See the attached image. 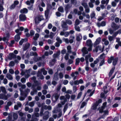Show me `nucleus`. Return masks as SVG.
Masks as SVG:
<instances>
[{
	"mask_svg": "<svg viewBox=\"0 0 121 121\" xmlns=\"http://www.w3.org/2000/svg\"><path fill=\"white\" fill-rule=\"evenodd\" d=\"M56 61V60L55 59H52L49 62V64L51 66L53 65H54Z\"/></svg>",
	"mask_w": 121,
	"mask_h": 121,
	"instance_id": "nucleus-25",
	"label": "nucleus"
},
{
	"mask_svg": "<svg viewBox=\"0 0 121 121\" xmlns=\"http://www.w3.org/2000/svg\"><path fill=\"white\" fill-rule=\"evenodd\" d=\"M37 92V90L35 88H33V91L31 92L30 94L31 95H33L35 94H36Z\"/></svg>",
	"mask_w": 121,
	"mask_h": 121,
	"instance_id": "nucleus-20",
	"label": "nucleus"
},
{
	"mask_svg": "<svg viewBox=\"0 0 121 121\" xmlns=\"http://www.w3.org/2000/svg\"><path fill=\"white\" fill-rule=\"evenodd\" d=\"M41 71L43 72V74L44 75H46L47 74V71L45 70L44 69H41Z\"/></svg>",
	"mask_w": 121,
	"mask_h": 121,
	"instance_id": "nucleus-42",
	"label": "nucleus"
},
{
	"mask_svg": "<svg viewBox=\"0 0 121 121\" xmlns=\"http://www.w3.org/2000/svg\"><path fill=\"white\" fill-rule=\"evenodd\" d=\"M20 35L18 34L15 35V39L16 41H18L20 39V37L19 36Z\"/></svg>",
	"mask_w": 121,
	"mask_h": 121,
	"instance_id": "nucleus-38",
	"label": "nucleus"
},
{
	"mask_svg": "<svg viewBox=\"0 0 121 121\" xmlns=\"http://www.w3.org/2000/svg\"><path fill=\"white\" fill-rule=\"evenodd\" d=\"M118 58H114L113 57V59L112 60L113 61L112 63L114 65H115L116 64L117 61H118Z\"/></svg>",
	"mask_w": 121,
	"mask_h": 121,
	"instance_id": "nucleus-23",
	"label": "nucleus"
},
{
	"mask_svg": "<svg viewBox=\"0 0 121 121\" xmlns=\"http://www.w3.org/2000/svg\"><path fill=\"white\" fill-rule=\"evenodd\" d=\"M88 46L89 47V48H88L87 50L88 52H90L91 51L92 49L93 46Z\"/></svg>",
	"mask_w": 121,
	"mask_h": 121,
	"instance_id": "nucleus-63",
	"label": "nucleus"
},
{
	"mask_svg": "<svg viewBox=\"0 0 121 121\" xmlns=\"http://www.w3.org/2000/svg\"><path fill=\"white\" fill-rule=\"evenodd\" d=\"M60 109H58L57 107L56 108H54V110L52 112L53 113H57L58 112H60Z\"/></svg>",
	"mask_w": 121,
	"mask_h": 121,
	"instance_id": "nucleus-30",
	"label": "nucleus"
},
{
	"mask_svg": "<svg viewBox=\"0 0 121 121\" xmlns=\"http://www.w3.org/2000/svg\"><path fill=\"white\" fill-rule=\"evenodd\" d=\"M105 94L104 93H101L100 94V97L102 98H104L105 99L106 98V97L105 96Z\"/></svg>",
	"mask_w": 121,
	"mask_h": 121,
	"instance_id": "nucleus-48",
	"label": "nucleus"
},
{
	"mask_svg": "<svg viewBox=\"0 0 121 121\" xmlns=\"http://www.w3.org/2000/svg\"><path fill=\"white\" fill-rule=\"evenodd\" d=\"M39 85L40 86H38L37 88V90H41V86L42 84L40 83H39Z\"/></svg>",
	"mask_w": 121,
	"mask_h": 121,
	"instance_id": "nucleus-51",
	"label": "nucleus"
},
{
	"mask_svg": "<svg viewBox=\"0 0 121 121\" xmlns=\"http://www.w3.org/2000/svg\"><path fill=\"white\" fill-rule=\"evenodd\" d=\"M107 102H105L103 104V105L101 108L99 109V111L100 113L102 112H103V110L105 108L107 107Z\"/></svg>",
	"mask_w": 121,
	"mask_h": 121,
	"instance_id": "nucleus-7",
	"label": "nucleus"
},
{
	"mask_svg": "<svg viewBox=\"0 0 121 121\" xmlns=\"http://www.w3.org/2000/svg\"><path fill=\"white\" fill-rule=\"evenodd\" d=\"M28 11L27 9L25 8L23 9L20 10V13H27Z\"/></svg>",
	"mask_w": 121,
	"mask_h": 121,
	"instance_id": "nucleus-21",
	"label": "nucleus"
},
{
	"mask_svg": "<svg viewBox=\"0 0 121 121\" xmlns=\"http://www.w3.org/2000/svg\"><path fill=\"white\" fill-rule=\"evenodd\" d=\"M16 56L13 53H10L9 55L8 58L10 60H12L13 58L16 57Z\"/></svg>",
	"mask_w": 121,
	"mask_h": 121,
	"instance_id": "nucleus-12",
	"label": "nucleus"
},
{
	"mask_svg": "<svg viewBox=\"0 0 121 121\" xmlns=\"http://www.w3.org/2000/svg\"><path fill=\"white\" fill-rule=\"evenodd\" d=\"M53 78L55 80H57L58 79V74L57 72L54 74Z\"/></svg>",
	"mask_w": 121,
	"mask_h": 121,
	"instance_id": "nucleus-35",
	"label": "nucleus"
},
{
	"mask_svg": "<svg viewBox=\"0 0 121 121\" xmlns=\"http://www.w3.org/2000/svg\"><path fill=\"white\" fill-rule=\"evenodd\" d=\"M63 40L66 43H69V41L67 38H63Z\"/></svg>",
	"mask_w": 121,
	"mask_h": 121,
	"instance_id": "nucleus-56",
	"label": "nucleus"
},
{
	"mask_svg": "<svg viewBox=\"0 0 121 121\" xmlns=\"http://www.w3.org/2000/svg\"><path fill=\"white\" fill-rule=\"evenodd\" d=\"M5 95L2 94H0V99H5Z\"/></svg>",
	"mask_w": 121,
	"mask_h": 121,
	"instance_id": "nucleus-47",
	"label": "nucleus"
},
{
	"mask_svg": "<svg viewBox=\"0 0 121 121\" xmlns=\"http://www.w3.org/2000/svg\"><path fill=\"white\" fill-rule=\"evenodd\" d=\"M67 52L68 53H71V47L70 46H68L67 47Z\"/></svg>",
	"mask_w": 121,
	"mask_h": 121,
	"instance_id": "nucleus-34",
	"label": "nucleus"
},
{
	"mask_svg": "<svg viewBox=\"0 0 121 121\" xmlns=\"http://www.w3.org/2000/svg\"><path fill=\"white\" fill-rule=\"evenodd\" d=\"M79 74L78 72L77 71H76L75 72H73L71 74V76L73 80H75L77 78V75Z\"/></svg>",
	"mask_w": 121,
	"mask_h": 121,
	"instance_id": "nucleus-6",
	"label": "nucleus"
},
{
	"mask_svg": "<svg viewBox=\"0 0 121 121\" xmlns=\"http://www.w3.org/2000/svg\"><path fill=\"white\" fill-rule=\"evenodd\" d=\"M80 59L79 58H77L76 59V62L75 64L76 65H78V64L80 61Z\"/></svg>",
	"mask_w": 121,
	"mask_h": 121,
	"instance_id": "nucleus-43",
	"label": "nucleus"
},
{
	"mask_svg": "<svg viewBox=\"0 0 121 121\" xmlns=\"http://www.w3.org/2000/svg\"><path fill=\"white\" fill-rule=\"evenodd\" d=\"M34 2V0H31L30 1H27L26 2V3L27 5H29L30 3H33Z\"/></svg>",
	"mask_w": 121,
	"mask_h": 121,
	"instance_id": "nucleus-46",
	"label": "nucleus"
},
{
	"mask_svg": "<svg viewBox=\"0 0 121 121\" xmlns=\"http://www.w3.org/2000/svg\"><path fill=\"white\" fill-rule=\"evenodd\" d=\"M115 69V67H113L112 68V69H111L109 73V77H110L111 75H112V73L113 72L114 70Z\"/></svg>",
	"mask_w": 121,
	"mask_h": 121,
	"instance_id": "nucleus-29",
	"label": "nucleus"
},
{
	"mask_svg": "<svg viewBox=\"0 0 121 121\" xmlns=\"http://www.w3.org/2000/svg\"><path fill=\"white\" fill-rule=\"evenodd\" d=\"M79 21L78 19H77L75 21V26H77L79 24Z\"/></svg>",
	"mask_w": 121,
	"mask_h": 121,
	"instance_id": "nucleus-57",
	"label": "nucleus"
},
{
	"mask_svg": "<svg viewBox=\"0 0 121 121\" xmlns=\"http://www.w3.org/2000/svg\"><path fill=\"white\" fill-rule=\"evenodd\" d=\"M58 10L59 11L61 12H64V9L63 8L61 7H59L58 9Z\"/></svg>",
	"mask_w": 121,
	"mask_h": 121,
	"instance_id": "nucleus-44",
	"label": "nucleus"
},
{
	"mask_svg": "<svg viewBox=\"0 0 121 121\" xmlns=\"http://www.w3.org/2000/svg\"><path fill=\"white\" fill-rule=\"evenodd\" d=\"M103 42H104V44L106 45H108L109 44V41L105 39L104 38L102 39Z\"/></svg>",
	"mask_w": 121,
	"mask_h": 121,
	"instance_id": "nucleus-24",
	"label": "nucleus"
},
{
	"mask_svg": "<svg viewBox=\"0 0 121 121\" xmlns=\"http://www.w3.org/2000/svg\"><path fill=\"white\" fill-rule=\"evenodd\" d=\"M26 79L24 78H22L21 79V81L23 83H25L26 82Z\"/></svg>",
	"mask_w": 121,
	"mask_h": 121,
	"instance_id": "nucleus-53",
	"label": "nucleus"
},
{
	"mask_svg": "<svg viewBox=\"0 0 121 121\" xmlns=\"http://www.w3.org/2000/svg\"><path fill=\"white\" fill-rule=\"evenodd\" d=\"M60 53L59 52H58L54 54L53 55V57L54 59H55L56 57L60 55Z\"/></svg>",
	"mask_w": 121,
	"mask_h": 121,
	"instance_id": "nucleus-32",
	"label": "nucleus"
},
{
	"mask_svg": "<svg viewBox=\"0 0 121 121\" xmlns=\"http://www.w3.org/2000/svg\"><path fill=\"white\" fill-rule=\"evenodd\" d=\"M12 119V116L10 114H9L6 120V121H11Z\"/></svg>",
	"mask_w": 121,
	"mask_h": 121,
	"instance_id": "nucleus-36",
	"label": "nucleus"
},
{
	"mask_svg": "<svg viewBox=\"0 0 121 121\" xmlns=\"http://www.w3.org/2000/svg\"><path fill=\"white\" fill-rule=\"evenodd\" d=\"M104 48V47L103 46L101 47L100 46H98L95 47V49H94L93 51L94 52H99L100 53L102 52Z\"/></svg>",
	"mask_w": 121,
	"mask_h": 121,
	"instance_id": "nucleus-1",
	"label": "nucleus"
},
{
	"mask_svg": "<svg viewBox=\"0 0 121 121\" xmlns=\"http://www.w3.org/2000/svg\"><path fill=\"white\" fill-rule=\"evenodd\" d=\"M75 28L76 30L77 31H80V27L77 26H75Z\"/></svg>",
	"mask_w": 121,
	"mask_h": 121,
	"instance_id": "nucleus-55",
	"label": "nucleus"
},
{
	"mask_svg": "<svg viewBox=\"0 0 121 121\" xmlns=\"http://www.w3.org/2000/svg\"><path fill=\"white\" fill-rule=\"evenodd\" d=\"M82 52V55L83 56H84L86 54L88 53V51L87 50V48L86 47H83L81 50Z\"/></svg>",
	"mask_w": 121,
	"mask_h": 121,
	"instance_id": "nucleus-9",
	"label": "nucleus"
},
{
	"mask_svg": "<svg viewBox=\"0 0 121 121\" xmlns=\"http://www.w3.org/2000/svg\"><path fill=\"white\" fill-rule=\"evenodd\" d=\"M43 19V18L42 16L39 15L37 16L35 19V23L37 24L39 23Z\"/></svg>",
	"mask_w": 121,
	"mask_h": 121,
	"instance_id": "nucleus-2",
	"label": "nucleus"
},
{
	"mask_svg": "<svg viewBox=\"0 0 121 121\" xmlns=\"http://www.w3.org/2000/svg\"><path fill=\"white\" fill-rule=\"evenodd\" d=\"M60 99L61 100H63V102H61V104L63 105L64 104L65 102H66L67 100V99L65 98L64 96H61L60 97Z\"/></svg>",
	"mask_w": 121,
	"mask_h": 121,
	"instance_id": "nucleus-13",
	"label": "nucleus"
},
{
	"mask_svg": "<svg viewBox=\"0 0 121 121\" xmlns=\"http://www.w3.org/2000/svg\"><path fill=\"white\" fill-rule=\"evenodd\" d=\"M121 33V30H119L115 32L113 34V35L115 36H116L118 34H120Z\"/></svg>",
	"mask_w": 121,
	"mask_h": 121,
	"instance_id": "nucleus-41",
	"label": "nucleus"
},
{
	"mask_svg": "<svg viewBox=\"0 0 121 121\" xmlns=\"http://www.w3.org/2000/svg\"><path fill=\"white\" fill-rule=\"evenodd\" d=\"M30 90L29 89L27 88L25 90V92L26 94V95H27L28 93L30 92Z\"/></svg>",
	"mask_w": 121,
	"mask_h": 121,
	"instance_id": "nucleus-62",
	"label": "nucleus"
},
{
	"mask_svg": "<svg viewBox=\"0 0 121 121\" xmlns=\"http://www.w3.org/2000/svg\"><path fill=\"white\" fill-rule=\"evenodd\" d=\"M111 27L114 30H115L120 28L121 25H117L116 24L114 23H112L111 24Z\"/></svg>",
	"mask_w": 121,
	"mask_h": 121,
	"instance_id": "nucleus-4",
	"label": "nucleus"
},
{
	"mask_svg": "<svg viewBox=\"0 0 121 121\" xmlns=\"http://www.w3.org/2000/svg\"><path fill=\"white\" fill-rule=\"evenodd\" d=\"M37 76L41 79H43L44 78L42 74V73L40 71H38Z\"/></svg>",
	"mask_w": 121,
	"mask_h": 121,
	"instance_id": "nucleus-10",
	"label": "nucleus"
},
{
	"mask_svg": "<svg viewBox=\"0 0 121 121\" xmlns=\"http://www.w3.org/2000/svg\"><path fill=\"white\" fill-rule=\"evenodd\" d=\"M66 22L69 25H71L72 23V22L69 20H67Z\"/></svg>",
	"mask_w": 121,
	"mask_h": 121,
	"instance_id": "nucleus-60",
	"label": "nucleus"
},
{
	"mask_svg": "<svg viewBox=\"0 0 121 121\" xmlns=\"http://www.w3.org/2000/svg\"><path fill=\"white\" fill-rule=\"evenodd\" d=\"M39 34H35V36L33 37V39L35 40H37L38 39L39 37Z\"/></svg>",
	"mask_w": 121,
	"mask_h": 121,
	"instance_id": "nucleus-26",
	"label": "nucleus"
},
{
	"mask_svg": "<svg viewBox=\"0 0 121 121\" xmlns=\"http://www.w3.org/2000/svg\"><path fill=\"white\" fill-rule=\"evenodd\" d=\"M30 46V44L29 43H27L26 44L25 46L23 48V50L25 51L27 49H28L29 47Z\"/></svg>",
	"mask_w": 121,
	"mask_h": 121,
	"instance_id": "nucleus-31",
	"label": "nucleus"
},
{
	"mask_svg": "<svg viewBox=\"0 0 121 121\" xmlns=\"http://www.w3.org/2000/svg\"><path fill=\"white\" fill-rule=\"evenodd\" d=\"M82 5L84 6L85 8H87L88 7L87 3L83 1L82 3Z\"/></svg>",
	"mask_w": 121,
	"mask_h": 121,
	"instance_id": "nucleus-33",
	"label": "nucleus"
},
{
	"mask_svg": "<svg viewBox=\"0 0 121 121\" xmlns=\"http://www.w3.org/2000/svg\"><path fill=\"white\" fill-rule=\"evenodd\" d=\"M86 44L88 46H93L92 43V41L90 39L87 40Z\"/></svg>",
	"mask_w": 121,
	"mask_h": 121,
	"instance_id": "nucleus-22",
	"label": "nucleus"
},
{
	"mask_svg": "<svg viewBox=\"0 0 121 121\" xmlns=\"http://www.w3.org/2000/svg\"><path fill=\"white\" fill-rule=\"evenodd\" d=\"M0 89L2 92L4 93H6V89L3 86H1Z\"/></svg>",
	"mask_w": 121,
	"mask_h": 121,
	"instance_id": "nucleus-37",
	"label": "nucleus"
},
{
	"mask_svg": "<svg viewBox=\"0 0 121 121\" xmlns=\"http://www.w3.org/2000/svg\"><path fill=\"white\" fill-rule=\"evenodd\" d=\"M6 77L9 80H11L13 79L12 77L9 74H7L6 75Z\"/></svg>",
	"mask_w": 121,
	"mask_h": 121,
	"instance_id": "nucleus-27",
	"label": "nucleus"
},
{
	"mask_svg": "<svg viewBox=\"0 0 121 121\" xmlns=\"http://www.w3.org/2000/svg\"><path fill=\"white\" fill-rule=\"evenodd\" d=\"M72 53V55L70 56V59H74L75 58V56L76 55V51L74 52H71Z\"/></svg>",
	"mask_w": 121,
	"mask_h": 121,
	"instance_id": "nucleus-15",
	"label": "nucleus"
},
{
	"mask_svg": "<svg viewBox=\"0 0 121 121\" xmlns=\"http://www.w3.org/2000/svg\"><path fill=\"white\" fill-rule=\"evenodd\" d=\"M24 29L23 27H20L19 29H17L15 30V32L18 34L20 35L21 32L20 31H23Z\"/></svg>",
	"mask_w": 121,
	"mask_h": 121,
	"instance_id": "nucleus-11",
	"label": "nucleus"
},
{
	"mask_svg": "<svg viewBox=\"0 0 121 121\" xmlns=\"http://www.w3.org/2000/svg\"><path fill=\"white\" fill-rule=\"evenodd\" d=\"M69 54H68V53H66V54L64 56V58L66 60H67L69 58Z\"/></svg>",
	"mask_w": 121,
	"mask_h": 121,
	"instance_id": "nucleus-50",
	"label": "nucleus"
},
{
	"mask_svg": "<svg viewBox=\"0 0 121 121\" xmlns=\"http://www.w3.org/2000/svg\"><path fill=\"white\" fill-rule=\"evenodd\" d=\"M59 78L60 79L62 78L63 77V74L62 72H60L59 74Z\"/></svg>",
	"mask_w": 121,
	"mask_h": 121,
	"instance_id": "nucleus-52",
	"label": "nucleus"
},
{
	"mask_svg": "<svg viewBox=\"0 0 121 121\" xmlns=\"http://www.w3.org/2000/svg\"><path fill=\"white\" fill-rule=\"evenodd\" d=\"M4 3L3 0H0V11H2L3 8L2 5Z\"/></svg>",
	"mask_w": 121,
	"mask_h": 121,
	"instance_id": "nucleus-19",
	"label": "nucleus"
},
{
	"mask_svg": "<svg viewBox=\"0 0 121 121\" xmlns=\"http://www.w3.org/2000/svg\"><path fill=\"white\" fill-rule=\"evenodd\" d=\"M45 14L46 18H48V11L47 10L45 11Z\"/></svg>",
	"mask_w": 121,
	"mask_h": 121,
	"instance_id": "nucleus-49",
	"label": "nucleus"
},
{
	"mask_svg": "<svg viewBox=\"0 0 121 121\" xmlns=\"http://www.w3.org/2000/svg\"><path fill=\"white\" fill-rule=\"evenodd\" d=\"M101 39L100 37H99L97 38L94 43V45H96L99 44L101 41Z\"/></svg>",
	"mask_w": 121,
	"mask_h": 121,
	"instance_id": "nucleus-18",
	"label": "nucleus"
},
{
	"mask_svg": "<svg viewBox=\"0 0 121 121\" xmlns=\"http://www.w3.org/2000/svg\"><path fill=\"white\" fill-rule=\"evenodd\" d=\"M35 102L34 101H33L30 102L29 104V105L31 107H32L34 106Z\"/></svg>",
	"mask_w": 121,
	"mask_h": 121,
	"instance_id": "nucleus-54",
	"label": "nucleus"
},
{
	"mask_svg": "<svg viewBox=\"0 0 121 121\" xmlns=\"http://www.w3.org/2000/svg\"><path fill=\"white\" fill-rule=\"evenodd\" d=\"M108 38L109 40L110 41H112L113 39V37L111 36H108Z\"/></svg>",
	"mask_w": 121,
	"mask_h": 121,
	"instance_id": "nucleus-64",
	"label": "nucleus"
},
{
	"mask_svg": "<svg viewBox=\"0 0 121 121\" xmlns=\"http://www.w3.org/2000/svg\"><path fill=\"white\" fill-rule=\"evenodd\" d=\"M48 73L52 75L53 73V71L51 69H48Z\"/></svg>",
	"mask_w": 121,
	"mask_h": 121,
	"instance_id": "nucleus-45",
	"label": "nucleus"
},
{
	"mask_svg": "<svg viewBox=\"0 0 121 121\" xmlns=\"http://www.w3.org/2000/svg\"><path fill=\"white\" fill-rule=\"evenodd\" d=\"M50 113L49 112L46 111L44 113L43 119L44 120H47L49 117Z\"/></svg>",
	"mask_w": 121,
	"mask_h": 121,
	"instance_id": "nucleus-3",
	"label": "nucleus"
},
{
	"mask_svg": "<svg viewBox=\"0 0 121 121\" xmlns=\"http://www.w3.org/2000/svg\"><path fill=\"white\" fill-rule=\"evenodd\" d=\"M59 97V95L58 94H55L53 95L52 96V98L53 99L54 98L55 100H54L56 101L57 100Z\"/></svg>",
	"mask_w": 121,
	"mask_h": 121,
	"instance_id": "nucleus-16",
	"label": "nucleus"
},
{
	"mask_svg": "<svg viewBox=\"0 0 121 121\" xmlns=\"http://www.w3.org/2000/svg\"><path fill=\"white\" fill-rule=\"evenodd\" d=\"M13 117L14 119L16 120L18 116L16 114L14 113L13 114Z\"/></svg>",
	"mask_w": 121,
	"mask_h": 121,
	"instance_id": "nucleus-61",
	"label": "nucleus"
},
{
	"mask_svg": "<svg viewBox=\"0 0 121 121\" xmlns=\"http://www.w3.org/2000/svg\"><path fill=\"white\" fill-rule=\"evenodd\" d=\"M11 96V94L10 93H9L8 94L6 95H5V100H7L8 99V98L10 97Z\"/></svg>",
	"mask_w": 121,
	"mask_h": 121,
	"instance_id": "nucleus-39",
	"label": "nucleus"
},
{
	"mask_svg": "<svg viewBox=\"0 0 121 121\" xmlns=\"http://www.w3.org/2000/svg\"><path fill=\"white\" fill-rule=\"evenodd\" d=\"M82 39V35L81 34H79L76 35V40L78 41H80Z\"/></svg>",
	"mask_w": 121,
	"mask_h": 121,
	"instance_id": "nucleus-14",
	"label": "nucleus"
},
{
	"mask_svg": "<svg viewBox=\"0 0 121 121\" xmlns=\"http://www.w3.org/2000/svg\"><path fill=\"white\" fill-rule=\"evenodd\" d=\"M113 59V56H111L110 58L108 60V62L109 64L111 63L112 62V60Z\"/></svg>",
	"mask_w": 121,
	"mask_h": 121,
	"instance_id": "nucleus-40",
	"label": "nucleus"
},
{
	"mask_svg": "<svg viewBox=\"0 0 121 121\" xmlns=\"http://www.w3.org/2000/svg\"><path fill=\"white\" fill-rule=\"evenodd\" d=\"M61 25L62 27L63 28L64 30H68V26H67V24L64 21L62 22Z\"/></svg>",
	"mask_w": 121,
	"mask_h": 121,
	"instance_id": "nucleus-8",
	"label": "nucleus"
},
{
	"mask_svg": "<svg viewBox=\"0 0 121 121\" xmlns=\"http://www.w3.org/2000/svg\"><path fill=\"white\" fill-rule=\"evenodd\" d=\"M14 65V63L13 61H11L10 62L9 64V66L12 67Z\"/></svg>",
	"mask_w": 121,
	"mask_h": 121,
	"instance_id": "nucleus-58",
	"label": "nucleus"
},
{
	"mask_svg": "<svg viewBox=\"0 0 121 121\" xmlns=\"http://www.w3.org/2000/svg\"><path fill=\"white\" fill-rule=\"evenodd\" d=\"M82 94V92H79L78 94L77 98V99H79L81 97V96Z\"/></svg>",
	"mask_w": 121,
	"mask_h": 121,
	"instance_id": "nucleus-59",
	"label": "nucleus"
},
{
	"mask_svg": "<svg viewBox=\"0 0 121 121\" xmlns=\"http://www.w3.org/2000/svg\"><path fill=\"white\" fill-rule=\"evenodd\" d=\"M70 39L69 40V42L70 43H72L73 42L75 39V36L74 35H72L70 37Z\"/></svg>",
	"mask_w": 121,
	"mask_h": 121,
	"instance_id": "nucleus-17",
	"label": "nucleus"
},
{
	"mask_svg": "<svg viewBox=\"0 0 121 121\" xmlns=\"http://www.w3.org/2000/svg\"><path fill=\"white\" fill-rule=\"evenodd\" d=\"M98 105V103L96 102L95 104H94L92 107V109L93 110H95L97 108V107Z\"/></svg>",
	"mask_w": 121,
	"mask_h": 121,
	"instance_id": "nucleus-28",
	"label": "nucleus"
},
{
	"mask_svg": "<svg viewBox=\"0 0 121 121\" xmlns=\"http://www.w3.org/2000/svg\"><path fill=\"white\" fill-rule=\"evenodd\" d=\"M19 18L20 21H24L26 20V17L25 14H21L19 15Z\"/></svg>",
	"mask_w": 121,
	"mask_h": 121,
	"instance_id": "nucleus-5",
	"label": "nucleus"
}]
</instances>
